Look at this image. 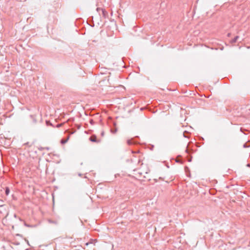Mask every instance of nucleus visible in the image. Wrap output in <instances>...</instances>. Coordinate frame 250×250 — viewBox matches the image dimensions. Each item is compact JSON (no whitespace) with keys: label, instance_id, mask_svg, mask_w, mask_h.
Instances as JSON below:
<instances>
[{"label":"nucleus","instance_id":"a878e982","mask_svg":"<svg viewBox=\"0 0 250 250\" xmlns=\"http://www.w3.org/2000/svg\"><path fill=\"white\" fill-rule=\"evenodd\" d=\"M226 188H229V187L228 186H226Z\"/></svg>","mask_w":250,"mask_h":250},{"label":"nucleus","instance_id":"a211bd4d","mask_svg":"<svg viewBox=\"0 0 250 250\" xmlns=\"http://www.w3.org/2000/svg\"><path fill=\"white\" fill-rule=\"evenodd\" d=\"M104 131H102V132H101V135L102 137H103V136H104Z\"/></svg>","mask_w":250,"mask_h":250},{"label":"nucleus","instance_id":"4be33fe9","mask_svg":"<svg viewBox=\"0 0 250 250\" xmlns=\"http://www.w3.org/2000/svg\"><path fill=\"white\" fill-rule=\"evenodd\" d=\"M186 152L188 153H189V151H188V149L187 148L186 150Z\"/></svg>","mask_w":250,"mask_h":250},{"label":"nucleus","instance_id":"6ab92c4d","mask_svg":"<svg viewBox=\"0 0 250 250\" xmlns=\"http://www.w3.org/2000/svg\"><path fill=\"white\" fill-rule=\"evenodd\" d=\"M44 148L42 147H41L40 148H39V149L40 150H42Z\"/></svg>","mask_w":250,"mask_h":250},{"label":"nucleus","instance_id":"ddd939ff","mask_svg":"<svg viewBox=\"0 0 250 250\" xmlns=\"http://www.w3.org/2000/svg\"><path fill=\"white\" fill-rule=\"evenodd\" d=\"M245 131H247V129H244V128H242V127H241V128H240V131H241V132H242V133H244V134H245Z\"/></svg>","mask_w":250,"mask_h":250},{"label":"nucleus","instance_id":"f03ea898","mask_svg":"<svg viewBox=\"0 0 250 250\" xmlns=\"http://www.w3.org/2000/svg\"><path fill=\"white\" fill-rule=\"evenodd\" d=\"M103 17L104 18H106L108 16V12L104 9H101Z\"/></svg>","mask_w":250,"mask_h":250},{"label":"nucleus","instance_id":"412c9836","mask_svg":"<svg viewBox=\"0 0 250 250\" xmlns=\"http://www.w3.org/2000/svg\"><path fill=\"white\" fill-rule=\"evenodd\" d=\"M24 225H25V226H26V227H30V225H28V224H26V223H25V224H24Z\"/></svg>","mask_w":250,"mask_h":250},{"label":"nucleus","instance_id":"2eb2a0df","mask_svg":"<svg viewBox=\"0 0 250 250\" xmlns=\"http://www.w3.org/2000/svg\"><path fill=\"white\" fill-rule=\"evenodd\" d=\"M101 9H102L101 8L98 7V8H97L96 10L97 11V12L100 13V12L101 11Z\"/></svg>","mask_w":250,"mask_h":250},{"label":"nucleus","instance_id":"0eeeda50","mask_svg":"<svg viewBox=\"0 0 250 250\" xmlns=\"http://www.w3.org/2000/svg\"><path fill=\"white\" fill-rule=\"evenodd\" d=\"M127 143L128 145H132L135 143L134 141L132 140H128L127 141Z\"/></svg>","mask_w":250,"mask_h":250},{"label":"nucleus","instance_id":"dca6fc26","mask_svg":"<svg viewBox=\"0 0 250 250\" xmlns=\"http://www.w3.org/2000/svg\"><path fill=\"white\" fill-rule=\"evenodd\" d=\"M46 123L47 125H52L51 123H50L49 121H46Z\"/></svg>","mask_w":250,"mask_h":250},{"label":"nucleus","instance_id":"6e6552de","mask_svg":"<svg viewBox=\"0 0 250 250\" xmlns=\"http://www.w3.org/2000/svg\"><path fill=\"white\" fill-rule=\"evenodd\" d=\"M68 139H69V137H68L66 139H65V140L64 139H62L61 141V143L62 144H65L67 142Z\"/></svg>","mask_w":250,"mask_h":250},{"label":"nucleus","instance_id":"b1692460","mask_svg":"<svg viewBox=\"0 0 250 250\" xmlns=\"http://www.w3.org/2000/svg\"><path fill=\"white\" fill-rule=\"evenodd\" d=\"M45 149L47 150H49V147H46Z\"/></svg>","mask_w":250,"mask_h":250},{"label":"nucleus","instance_id":"aec40b11","mask_svg":"<svg viewBox=\"0 0 250 250\" xmlns=\"http://www.w3.org/2000/svg\"><path fill=\"white\" fill-rule=\"evenodd\" d=\"M62 126V124H58V125H57V127H60V126Z\"/></svg>","mask_w":250,"mask_h":250},{"label":"nucleus","instance_id":"1a4fd4ad","mask_svg":"<svg viewBox=\"0 0 250 250\" xmlns=\"http://www.w3.org/2000/svg\"><path fill=\"white\" fill-rule=\"evenodd\" d=\"M24 145L26 146H28L29 147H31V146H32V145L30 144L29 142H27V143L24 144Z\"/></svg>","mask_w":250,"mask_h":250},{"label":"nucleus","instance_id":"393cba45","mask_svg":"<svg viewBox=\"0 0 250 250\" xmlns=\"http://www.w3.org/2000/svg\"><path fill=\"white\" fill-rule=\"evenodd\" d=\"M230 33H229V34H228V36H230Z\"/></svg>","mask_w":250,"mask_h":250},{"label":"nucleus","instance_id":"f8f14e48","mask_svg":"<svg viewBox=\"0 0 250 250\" xmlns=\"http://www.w3.org/2000/svg\"><path fill=\"white\" fill-rule=\"evenodd\" d=\"M188 131H185L183 133V135H184V137L188 138V136H187L186 134H188Z\"/></svg>","mask_w":250,"mask_h":250},{"label":"nucleus","instance_id":"5701e85b","mask_svg":"<svg viewBox=\"0 0 250 250\" xmlns=\"http://www.w3.org/2000/svg\"><path fill=\"white\" fill-rule=\"evenodd\" d=\"M75 132V130H74V131H72L71 132H70V134H73Z\"/></svg>","mask_w":250,"mask_h":250},{"label":"nucleus","instance_id":"423d86ee","mask_svg":"<svg viewBox=\"0 0 250 250\" xmlns=\"http://www.w3.org/2000/svg\"><path fill=\"white\" fill-rule=\"evenodd\" d=\"M250 146V141H248L247 143H245L243 145V147L244 148H248Z\"/></svg>","mask_w":250,"mask_h":250},{"label":"nucleus","instance_id":"9b49d317","mask_svg":"<svg viewBox=\"0 0 250 250\" xmlns=\"http://www.w3.org/2000/svg\"><path fill=\"white\" fill-rule=\"evenodd\" d=\"M10 190L9 188H5V194L6 195H8L9 193Z\"/></svg>","mask_w":250,"mask_h":250},{"label":"nucleus","instance_id":"20e7f679","mask_svg":"<svg viewBox=\"0 0 250 250\" xmlns=\"http://www.w3.org/2000/svg\"><path fill=\"white\" fill-rule=\"evenodd\" d=\"M239 38V37L238 36H235L233 39H232L230 41V42L231 43H235L237 41V40Z\"/></svg>","mask_w":250,"mask_h":250},{"label":"nucleus","instance_id":"7ed1b4c3","mask_svg":"<svg viewBox=\"0 0 250 250\" xmlns=\"http://www.w3.org/2000/svg\"><path fill=\"white\" fill-rule=\"evenodd\" d=\"M29 117L30 118V119L32 120V122L34 123V124H36L37 123V120H36V116L35 115H30L29 116Z\"/></svg>","mask_w":250,"mask_h":250},{"label":"nucleus","instance_id":"f3484780","mask_svg":"<svg viewBox=\"0 0 250 250\" xmlns=\"http://www.w3.org/2000/svg\"><path fill=\"white\" fill-rule=\"evenodd\" d=\"M191 159H192V157H191V156H190V157L188 158V162H190L191 161Z\"/></svg>","mask_w":250,"mask_h":250},{"label":"nucleus","instance_id":"4468645a","mask_svg":"<svg viewBox=\"0 0 250 250\" xmlns=\"http://www.w3.org/2000/svg\"><path fill=\"white\" fill-rule=\"evenodd\" d=\"M89 123L92 125H93L95 124V122L93 119H90L89 121Z\"/></svg>","mask_w":250,"mask_h":250},{"label":"nucleus","instance_id":"9d476101","mask_svg":"<svg viewBox=\"0 0 250 250\" xmlns=\"http://www.w3.org/2000/svg\"><path fill=\"white\" fill-rule=\"evenodd\" d=\"M117 129L116 128H114V129H111V132L113 133V134H115L116 133V132H117Z\"/></svg>","mask_w":250,"mask_h":250},{"label":"nucleus","instance_id":"f257e3e1","mask_svg":"<svg viewBox=\"0 0 250 250\" xmlns=\"http://www.w3.org/2000/svg\"><path fill=\"white\" fill-rule=\"evenodd\" d=\"M89 140L94 143H99L100 141L97 139V137L95 135H92L89 138Z\"/></svg>","mask_w":250,"mask_h":250},{"label":"nucleus","instance_id":"39448f33","mask_svg":"<svg viewBox=\"0 0 250 250\" xmlns=\"http://www.w3.org/2000/svg\"><path fill=\"white\" fill-rule=\"evenodd\" d=\"M208 191L209 192L210 194H214L215 192L216 191H217V190L216 189V188H209L208 189Z\"/></svg>","mask_w":250,"mask_h":250}]
</instances>
